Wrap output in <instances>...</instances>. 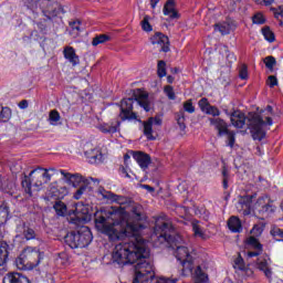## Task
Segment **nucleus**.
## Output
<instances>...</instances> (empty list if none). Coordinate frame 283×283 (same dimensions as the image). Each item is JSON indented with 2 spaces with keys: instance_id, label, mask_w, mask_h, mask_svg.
I'll use <instances>...</instances> for the list:
<instances>
[{
  "instance_id": "obj_15",
  "label": "nucleus",
  "mask_w": 283,
  "mask_h": 283,
  "mask_svg": "<svg viewBox=\"0 0 283 283\" xmlns=\"http://www.w3.org/2000/svg\"><path fill=\"white\" fill-rule=\"evenodd\" d=\"M245 249H253L254 251H248L247 258H258L262 253V245L258 238L250 235L244 241Z\"/></svg>"
},
{
  "instance_id": "obj_21",
  "label": "nucleus",
  "mask_w": 283,
  "mask_h": 283,
  "mask_svg": "<svg viewBox=\"0 0 283 283\" xmlns=\"http://www.w3.org/2000/svg\"><path fill=\"white\" fill-rule=\"evenodd\" d=\"M64 59L69 61L73 66H76L81 63V60L78 59V55H76V50L72 46H66L63 50Z\"/></svg>"
},
{
  "instance_id": "obj_28",
  "label": "nucleus",
  "mask_w": 283,
  "mask_h": 283,
  "mask_svg": "<svg viewBox=\"0 0 283 283\" xmlns=\"http://www.w3.org/2000/svg\"><path fill=\"white\" fill-rule=\"evenodd\" d=\"M233 268L238 269L239 271H247L248 275H253V271H251L250 269H247V265H244V259H242V255L240 254L234 260Z\"/></svg>"
},
{
  "instance_id": "obj_57",
  "label": "nucleus",
  "mask_w": 283,
  "mask_h": 283,
  "mask_svg": "<svg viewBox=\"0 0 283 283\" xmlns=\"http://www.w3.org/2000/svg\"><path fill=\"white\" fill-rule=\"evenodd\" d=\"M159 1H160V0H150V6H151V8L155 9L156 6H158V2H159Z\"/></svg>"
},
{
  "instance_id": "obj_52",
  "label": "nucleus",
  "mask_w": 283,
  "mask_h": 283,
  "mask_svg": "<svg viewBox=\"0 0 283 283\" xmlns=\"http://www.w3.org/2000/svg\"><path fill=\"white\" fill-rule=\"evenodd\" d=\"M223 188L228 189L229 188V182H228V177H227V170H223Z\"/></svg>"
},
{
  "instance_id": "obj_2",
  "label": "nucleus",
  "mask_w": 283,
  "mask_h": 283,
  "mask_svg": "<svg viewBox=\"0 0 283 283\" xmlns=\"http://www.w3.org/2000/svg\"><path fill=\"white\" fill-rule=\"evenodd\" d=\"M153 238H157L158 242H168L175 250L174 255L176 260L181 264L182 275H192L199 282H207V265L196 262V255L191 247H189V239L184 238L180 234L174 233V227L163 218L157 219Z\"/></svg>"
},
{
  "instance_id": "obj_18",
  "label": "nucleus",
  "mask_w": 283,
  "mask_h": 283,
  "mask_svg": "<svg viewBox=\"0 0 283 283\" xmlns=\"http://www.w3.org/2000/svg\"><path fill=\"white\" fill-rule=\"evenodd\" d=\"M135 101L143 107V109H145V112L151 109V99H149V94L146 91L137 90L135 93Z\"/></svg>"
},
{
  "instance_id": "obj_59",
  "label": "nucleus",
  "mask_w": 283,
  "mask_h": 283,
  "mask_svg": "<svg viewBox=\"0 0 283 283\" xmlns=\"http://www.w3.org/2000/svg\"><path fill=\"white\" fill-rule=\"evenodd\" d=\"M280 11H276L275 14H279V17H283V7L279 8Z\"/></svg>"
},
{
  "instance_id": "obj_1",
  "label": "nucleus",
  "mask_w": 283,
  "mask_h": 283,
  "mask_svg": "<svg viewBox=\"0 0 283 283\" xmlns=\"http://www.w3.org/2000/svg\"><path fill=\"white\" fill-rule=\"evenodd\" d=\"M97 193L108 202H116L119 208H111L106 211V217L99 216L95 219L97 231L108 237L112 242L132 238L129 242L115 245L112 261L116 264H135V276L133 283H151L156 273L154 264L148 260L149 249L147 242L139 235L143 224H140V206H136L126 197L114 195L99 188Z\"/></svg>"
},
{
  "instance_id": "obj_34",
  "label": "nucleus",
  "mask_w": 283,
  "mask_h": 283,
  "mask_svg": "<svg viewBox=\"0 0 283 283\" xmlns=\"http://www.w3.org/2000/svg\"><path fill=\"white\" fill-rule=\"evenodd\" d=\"M109 40H111L109 35L101 34L93 39L92 45H94V48H96V45H102L103 43H107V41H109Z\"/></svg>"
},
{
  "instance_id": "obj_58",
  "label": "nucleus",
  "mask_w": 283,
  "mask_h": 283,
  "mask_svg": "<svg viewBox=\"0 0 283 283\" xmlns=\"http://www.w3.org/2000/svg\"><path fill=\"white\" fill-rule=\"evenodd\" d=\"M273 1L275 0H263L264 6H273Z\"/></svg>"
},
{
  "instance_id": "obj_7",
  "label": "nucleus",
  "mask_w": 283,
  "mask_h": 283,
  "mask_svg": "<svg viewBox=\"0 0 283 283\" xmlns=\"http://www.w3.org/2000/svg\"><path fill=\"white\" fill-rule=\"evenodd\" d=\"M94 237L87 227H81L76 232H70L65 235V242L71 249H85L90 247Z\"/></svg>"
},
{
  "instance_id": "obj_46",
  "label": "nucleus",
  "mask_w": 283,
  "mask_h": 283,
  "mask_svg": "<svg viewBox=\"0 0 283 283\" xmlns=\"http://www.w3.org/2000/svg\"><path fill=\"white\" fill-rule=\"evenodd\" d=\"M210 106H211V104H209V101L207 98H201L199 101V107H200L201 112L206 113L207 108Z\"/></svg>"
},
{
  "instance_id": "obj_4",
  "label": "nucleus",
  "mask_w": 283,
  "mask_h": 283,
  "mask_svg": "<svg viewBox=\"0 0 283 283\" xmlns=\"http://www.w3.org/2000/svg\"><path fill=\"white\" fill-rule=\"evenodd\" d=\"M273 107L268 106L261 113L250 115L249 127L253 140H264L266 138V129L273 125Z\"/></svg>"
},
{
  "instance_id": "obj_44",
  "label": "nucleus",
  "mask_w": 283,
  "mask_h": 283,
  "mask_svg": "<svg viewBox=\"0 0 283 283\" xmlns=\"http://www.w3.org/2000/svg\"><path fill=\"white\" fill-rule=\"evenodd\" d=\"M164 92H165L166 96H168V98L170 101H176V93L174 92V87L172 86H169V85L166 86L164 88Z\"/></svg>"
},
{
  "instance_id": "obj_36",
  "label": "nucleus",
  "mask_w": 283,
  "mask_h": 283,
  "mask_svg": "<svg viewBox=\"0 0 283 283\" xmlns=\"http://www.w3.org/2000/svg\"><path fill=\"white\" fill-rule=\"evenodd\" d=\"M149 21H151V17L145 15L142 21V30H144V32H151V30H154Z\"/></svg>"
},
{
  "instance_id": "obj_20",
  "label": "nucleus",
  "mask_w": 283,
  "mask_h": 283,
  "mask_svg": "<svg viewBox=\"0 0 283 283\" xmlns=\"http://www.w3.org/2000/svg\"><path fill=\"white\" fill-rule=\"evenodd\" d=\"M256 268L259 271H263L265 277H271L273 275V272L271 271V259L269 256H260L256 260Z\"/></svg>"
},
{
  "instance_id": "obj_55",
  "label": "nucleus",
  "mask_w": 283,
  "mask_h": 283,
  "mask_svg": "<svg viewBox=\"0 0 283 283\" xmlns=\"http://www.w3.org/2000/svg\"><path fill=\"white\" fill-rule=\"evenodd\" d=\"M19 107H20V109H27V107H28V101H22V102H20Z\"/></svg>"
},
{
  "instance_id": "obj_32",
  "label": "nucleus",
  "mask_w": 283,
  "mask_h": 283,
  "mask_svg": "<svg viewBox=\"0 0 283 283\" xmlns=\"http://www.w3.org/2000/svg\"><path fill=\"white\" fill-rule=\"evenodd\" d=\"M53 209L57 213V216H65L67 213V206L63 201H56L53 206Z\"/></svg>"
},
{
  "instance_id": "obj_38",
  "label": "nucleus",
  "mask_w": 283,
  "mask_h": 283,
  "mask_svg": "<svg viewBox=\"0 0 283 283\" xmlns=\"http://www.w3.org/2000/svg\"><path fill=\"white\" fill-rule=\"evenodd\" d=\"M12 116V112L8 107H2V111H0V120L3 123H7V120H10V117Z\"/></svg>"
},
{
  "instance_id": "obj_35",
  "label": "nucleus",
  "mask_w": 283,
  "mask_h": 283,
  "mask_svg": "<svg viewBox=\"0 0 283 283\" xmlns=\"http://www.w3.org/2000/svg\"><path fill=\"white\" fill-rule=\"evenodd\" d=\"M157 74L160 78L167 76V63L163 60L157 64Z\"/></svg>"
},
{
  "instance_id": "obj_37",
  "label": "nucleus",
  "mask_w": 283,
  "mask_h": 283,
  "mask_svg": "<svg viewBox=\"0 0 283 283\" xmlns=\"http://www.w3.org/2000/svg\"><path fill=\"white\" fill-rule=\"evenodd\" d=\"M263 63L265 64V67H268V70H271V72H273V67H275V65L277 64V61L270 55L263 60Z\"/></svg>"
},
{
  "instance_id": "obj_26",
  "label": "nucleus",
  "mask_w": 283,
  "mask_h": 283,
  "mask_svg": "<svg viewBox=\"0 0 283 283\" xmlns=\"http://www.w3.org/2000/svg\"><path fill=\"white\" fill-rule=\"evenodd\" d=\"M4 280L9 283H30V280L27 276L21 275L20 273L8 274Z\"/></svg>"
},
{
  "instance_id": "obj_43",
  "label": "nucleus",
  "mask_w": 283,
  "mask_h": 283,
  "mask_svg": "<svg viewBox=\"0 0 283 283\" xmlns=\"http://www.w3.org/2000/svg\"><path fill=\"white\" fill-rule=\"evenodd\" d=\"M262 231H264V228L260 224H256L252 228L250 233L253 235V238H260V235H262Z\"/></svg>"
},
{
  "instance_id": "obj_29",
  "label": "nucleus",
  "mask_w": 283,
  "mask_h": 283,
  "mask_svg": "<svg viewBox=\"0 0 283 283\" xmlns=\"http://www.w3.org/2000/svg\"><path fill=\"white\" fill-rule=\"evenodd\" d=\"M48 120L50 125H52L53 127H56V125L61 123V114L59 113V111L56 109L50 111Z\"/></svg>"
},
{
  "instance_id": "obj_12",
  "label": "nucleus",
  "mask_w": 283,
  "mask_h": 283,
  "mask_svg": "<svg viewBox=\"0 0 283 283\" xmlns=\"http://www.w3.org/2000/svg\"><path fill=\"white\" fill-rule=\"evenodd\" d=\"M163 125V118L160 116H155L148 118L146 122H144V135L148 140H154V127H160Z\"/></svg>"
},
{
  "instance_id": "obj_22",
  "label": "nucleus",
  "mask_w": 283,
  "mask_h": 283,
  "mask_svg": "<svg viewBox=\"0 0 283 283\" xmlns=\"http://www.w3.org/2000/svg\"><path fill=\"white\" fill-rule=\"evenodd\" d=\"M164 14L165 17H169V19H179L178 11L176 10V2L174 0H168L164 6Z\"/></svg>"
},
{
  "instance_id": "obj_24",
  "label": "nucleus",
  "mask_w": 283,
  "mask_h": 283,
  "mask_svg": "<svg viewBox=\"0 0 283 283\" xmlns=\"http://www.w3.org/2000/svg\"><path fill=\"white\" fill-rule=\"evenodd\" d=\"M133 158H135L136 163L139 165L142 169H147L149 167V163H151V159L149 158V155L144 153H135L133 155Z\"/></svg>"
},
{
  "instance_id": "obj_30",
  "label": "nucleus",
  "mask_w": 283,
  "mask_h": 283,
  "mask_svg": "<svg viewBox=\"0 0 283 283\" xmlns=\"http://www.w3.org/2000/svg\"><path fill=\"white\" fill-rule=\"evenodd\" d=\"M8 243L0 242V266H3L8 260Z\"/></svg>"
},
{
  "instance_id": "obj_41",
  "label": "nucleus",
  "mask_w": 283,
  "mask_h": 283,
  "mask_svg": "<svg viewBox=\"0 0 283 283\" xmlns=\"http://www.w3.org/2000/svg\"><path fill=\"white\" fill-rule=\"evenodd\" d=\"M70 28L72 29V33L74 34V36H78L81 32V21L76 20V21L70 22Z\"/></svg>"
},
{
  "instance_id": "obj_61",
  "label": "nucleus",
  "mask_w": 283,
  "mask_h": 283,
  "mask_svg": "<svg viewBox=\"0 0 283 283\" xmlns=\"http://www.w3.org/2000/svg\"><path fill=\"white\" fill-rule=\"evenodd\" d=\"M223 283H233V281H231V280H229V279H226V280L223 281Z\"/></svg>"
},
{
  "instance_id": "obj_39",
  "label": "nucleus",
  "mask_w": 283,
  "mask_h": 283,
  "mask_svg": "<svg viewBox=\"0 0 283 283\" xmlns=\"http://www.w3.org/2000/svg\"><path fill=\"white\" fill-rule=\"evenodd\" d=\"M9 210L7 207H0V226L8 222Z\"/></svg>"
},
{
  "instance_id": "obj_40",
  "label": "nucleus",
  "mask_w": 283,
  "mask_h": 283,
  "mask_svg": "<svg viewBox=\"0 0 283 283\" xmlns=\"http://www.w3.org/2000/svg\"><path fill=\"white\" fill-rule=\"evenodd\" d=\"M252 21L256 25H264V23H266V18H264V14L259 12V13L253 15Z\"/></svg>"
},
{
  "instance_id": "obj_54",
  "label": "nucleus",
  "mask_w": 283,
  "mask_h": 283,
  "mask_svg": "<svg viewBox=\"0 0 283 283\" xmlns=\"http://www.w3.org/2000/svg\"><path fill=\"white\" fill-rule=\"evenodd\" d=\"M142 189H147L149 191V193H154V191H155L154 187H151L149 185H142Z\"/></svg>"
},
{
  "instance_id": "obj_9",
  "label": "nucleus",
  "mask_w": 283,
  "mask_h": 283,
  "mask_svg": "<svg viewBox=\"0 0 283 283\" xmlns=\"http://www.w3.org/2000/svg\"><path fill=\"white\" fill-rule=\"evenodd\" d=\"M60 174L66 180L69 185L73 187H78L80 185H92V182H98V179H94L92 177L85 178L81 174H70L65 170H60Z\"/></svg>"
},
{
  "instance_id": "obj_13",
  "label": "nucleus",
  "mask_w": 283,
  "mask_h": 283,
  "mask_svg": "<svg viewBox=\"0 0 283 283\" xmlns=\"http://www.w3.org/2000/svg\"><path fill=\"white\" fill-rule=\"evenodd\" d=\"M120 118L122 120H134L136 118V113H134V99L133 98H126L122 101L120 104Z\"/></svg>"
},
{
  "instance_id": "obj_14",
  "label": "nucleus",
  "mask_w": 283,
  "mask_h": 283,
  "mask_svg": "<svg viewBox=\"0 0 283 283\" xmlns=\"http://www.w3.org/2000/svg\"><path fill=\"white\" fill-rule=\"evenodd\" d=\"M15 233V238H20V240H34L36 238L34 229L25 224V222H20L17 226Z\"/></svg>"
},
{
  "instance_id": "obj_23",
  "label": "nucleus",
  "mask_w": 283,
  "mask_h": 283,
  "mask_svg": "<svg viewBox=\"0 0 283 283\" xmlns=\"http://www.w3.org/2000/svg\"><path fill=\"white\" fill-rule=\"evenodd\" d=\"M230 120L233 127H237L238 129H242V127H244V123L247 122V118L244 117V114L237 111L231 114Z\"/></svg>"
},
{
  "instance_id": "obj_3",
  "label": "nucleus",
  "mask_w": 283,
  "mask_h": 283,
  "mask_svg": "<svg viewBox=\"0 0 283 283\" xmlns=\"http://www.w3.org/2000/svg\"><path fill=\"white\" fill-rule=\"evenodd\" d=\"M255 196L254 193L241 197L237 205L238 211H241L243 216H249L252 211H258V213H273L275 211L271 198L263 196L255 201Z\"/></svg>"
},
{
  "instance_id": "obj_6",
  "label": "nucleus",
  "mask_w": 283,
  "mask_h": 283,
  "mask_svg": "<svg viewBox=\"0 0 283 283\" xmlns=\"http://www.w3.org/2000/svg\"><path fill=\"white\" fill-rule=\"evenodd\" d=\"M53 174H49L45 168H36L32 170L29 175V179L22 181V187L25 189L27 193L32 196V187L41 189L43 185H48L52 180Z\"/></svg>"
},
{
  "instance_id": "obj_60",
  "label": "nucleus",
  "mask_w": 283,
  "mask_h": 283,
  "mask_svg": "<svg viewBox=\"0 0 283 283\" xmlns=\"http://www.w3.org/2000/svg\"><path fill=\"white\" fill-rule=\"evenodd\" d=\"M167 82H168V83H174V76L168 75V76H167Z\"/></svg>"
},
{
  "instance_id": "obj_25",
  "label": "nucleus",
  "mask_w": 283,
  "mask_h": 283,
  "mask_svg": "<svg viewBox=\"0 0 283 283\" xmlns=\"http://www.w3.org/2000/svg\"><path fill=\"white\" fill-rule=\"evenodd\" d=\"M228 229H230L232 233H240V231H242V221H240L238 217H231L228 220Z\"/></svg>"
},
{
  "instance_id": "obj_49",
  "label": "nucleus",
  "mask_w": 283,
  "mask_h": 283,
  "mask_svg": "<svg viewBox=\"0 0 283 283\" xmlns=\"http://www.w3.org/2000/svg\"><path fill=\"white\" fill-rule=\"evenodd\" d=\"M85 189H86L85 186H82L80 189L76 190V192L74 193L73 198L75 200H81V198L85 193Z\"/></svg>"
},
{
  "instance_id": "obj_45",
  "label": "nucleus",
  "mask_w": 283,
  "mask_h": 283,
  "mask_svg": "<svg viewBox=\"0 0 283 283\" xmlns=\"http://www.w3.org/2000/svg\"><path fill=\"white\" fill-rule=\"evenodd\" d=\"M184 109L185 112H188V114H193V112H196V107H193L191 99H188L186 103H184Z\"/></svg>"
},
{
  "instance_id": "obj_27",
  "label": "nucleus",
  "mask_w": 283,
  "mask_h": 283,
  "mask_svg": "<svg viewBox=\"0 0 283 283\" xmlns=\"http://www.w3.org/2000/svg\"><path fill=\"white\" fill-rule=\"evenodd\" d=\"M191 224H192V231L196 238H201V240H207V233L205 232V228H202V226L200 224V221L193 220Z\"/></svg>"
},
{
  "instance_id": "obj_47",
  "label": "nucleus",
  "mask_w": 283,
  "mask_h": 283,
  "mask_svg": "<svg viewBox=\"0 0 283 283\" xmlns=\"http://www.w3.org/2000/svg\"><path fill=\"white\" fill-rule=\"evenodd\" d=\"M205 114H209L210 116H218L220 114V109L216 106H209Z\"/></svg>"
},
{
  "instance_id": "obj_11",
  "label": "nucleus",
  "mask_w": 283,
  "mask_h": 283,
  "mask_svg": "<svg viewBox=\"0 0 283 283\" xmlns=\"http://www.w3.org/2000/svg\"><path fill=\"white\" fill-rule=\"evenodd\" d=\"M33 3L42 1V14L46 17V19H54L59 17L63 9L59 7V4L52 6L50 4V0H31Z\"/></svg>"
},
{
  "instance_id": "obj_10",
  "label": "nucleus",
  "mask_w": 283,
  "mask_h": 283,
  "mask_svg": "<svg viewBox=\"0 0 283 283\" xmlns=\"http://www.w3.org/2000/svg\"><path fill=\"white\" fill-rule=\"evenodd\" d=\"M210 125L219 132V136H224L226 134L229 147H233V145H235V135L233 133H229V129H227V123L223 119L211 118Z\"/></svg>"
},
{
  "instance_id": "obj_53",
  "label": "nucleus",
  "mask_w": 283,
  "mask_h": 283,
  "mask_svg": "<svg viewBox=\"0 0 283 283\" xmlns=\"http://www.w3.org/2000/svg\"><path fill=\"white\" fill-rule=\"evenodd\" d=\"M120 174L124 178H132V176H129V172H127V168L125 167L120 168Z\"/></svg>"
},
{
  "instance_id": "obj_31",
  "label": "nucleus",
  "mask_w": 283,
  "mask_h": 283,
  "mask_svg": "<svg viewBox=\"0 0 283 283\" xmlns=\"http://www.w3.org/2000/svg\"><path fill=\"white\" fill-rule=\"evenodd\" d=\"M214 31L220 32V34H229L231 32V24L229 22L214 24Z\"/></svg>"
},
{
  "instance_id": "obj_19",
  "label": "nucleus",
  "mask_w": 283,
  "mask_h": 283,
  "mask_svg": "<svg viewBox=\"0 0 283 283\" xmlns=\"http://www.w3.org/2000/svg\"><path fill=\"white\" fill-rule=\"evenodd\" d=\"M153 45H159L161 52H169V38L161 32L155 33L150 38Z\"/></svg>"
},
{
  "instance_id": "obj_8",
  "label": "nucleus",
  "mask_w": 283,
  "mask_h": 283,
  "mask_svg": "<svg viewBox=\"0 0 283 283\" xmlns=\"http://www.w3.org/2000/svg\"><path fill=\"white\" fill-rule=\"evenodd\" d=\"M69 216L70 222L73 224H81L92 220L90 208L83 203H76L75 209L72 210V212H69Z\"/></svg>"
},
{
  "instance_id": "obj_42",
  "label": "nucleus",
  "mask_w": 283,
  "mask_h": 283,
  "mask_svg": "<svg viewBox=\"0 0 283 283\" xmlns=\"http://www.w3.org/2000/svg\"><path fill=\"white\" fill-rule=\"evenodd\" d=\"M239 76L242 81H247V78H249V67H247V64H242L239 69Z\"/></svg>"
},
{
  "instance_id": "obj_56",
  "label": "nucleus",
  "mask_w": 283,
  "mask_h": 283,
  "mask_svg": "<svg viewBox=\"0 0 283 283\" xmlns=\"http://www.w3.org/2000/svg\"><path fill=\"white\" fill-rule=\"evenodd\" d=\"M44 171H48V174H53L52 176H54V174H56V168H44Z\"/></svg>"
},
{
  "instance_id": "obj_50",
  "label": "nucleus",
  "mask_w": 283,
  "mask_h": 283,
  "mask_svg": "<svg viewBox=\"0 0 283 283\" xmlns=\"http://www.w3.org/2000/svg\"><path fill=\"white\" fill-rule=\"evenodd\" d=\"M177 282H178L177 279H170L165 276L159 277L157 281V283H177Z\"/></svg>"
},
{
  "instance_id": "obj_16",
  "label": "nucleus",
  "mask_w": 283,
  "mask_h": 283,
  "mask_svg": "<svg viewBox=\"0 0 283 283\" xmlns=\"http://www.w3.org/2000/svg\"><path fill=\"white\" fill-rule=\"evenodd\" d=\"M85 156L88 159V163L92 165H96L98 163H103L107 158V154L105 150L96 147L85 150Z\"/></svg>"
},
{
  "instance_id": "obj_62",
  "label": "nucleus",
  "mask_w": 283,
  "mask_h": 283,
  "mask_svg": "<svg viewBox=\"0 0 283 283\" xmlns=\"http://www.w3.org/2000/svg\"><path fill=\"white\" fill-rule=\"evenodd\" d=\"M124 160L127 163V160H129V156L125 155Z\"/></svg>"
},
{
  "instance_id": "obj_17",
  "label": "nucleus",
  "mask_w": 283,
  "mask_h": 283,
  "mask_svg": "<svg viewBox=\"0 0 283 283\" xmlns=\"http://www.w3.org/2000/svg\"><path fill=\"white\" fill-rule=\"evenodd\" d=\"M97 129L102 132V134H116L120 132V122L118 119H112L107 123H101L97 125Z\"/></svg>"
},
{
  "instance_id": "obj_5",
  "label": "nucleus",
  "mask_w": 283,
  "mask_h": 283,
  "mask_svg": "<svg viewBox=\"0 0 283 283\" xmlns=\"http://www.w3.org/2000/svg\"><path fill=\"white\" fill-rule=\"evenodd\" d=\"M45 254L36 247H27L22 250L15 260L17 268L20 271H32L41 264Z\"/></svg>"
},
{
  "instance_id": "obj_51",
  "label": "nucleus",
  "mask_w": 283,
  "mask_h": 283,
  "mask_svg": "<svg viewBox=\"0 0 283 283\" xmlns=\"http://www.w3.org/2000/svg\"><path fill=\"white\" fill-rule=\"evenodd\" d=\"M268 85L270 87H275V85H277V77L273 76V75H270L268 77Z\"/></svg>"
},
{
  "instance_id": "obj_48",
  "label": "nucleus",
  "mask_w": 283,
  "mask_h": 283,
  "mask_svg": "<svg viewBox=\"0 0 283 283\" xmlns=\"http://www.w3.org/2000/svg\"><path fill=\"white\" fill-rule=\"evenodd\" d=\"M177 123L182 132L187 128L185 125V113H180V116L177 118Z\"/></svg>"
},
{
  "instance_id": "obj_33",
  "label": "nucleus",
  "mask_w": 283,
  "mask_h": 283,
  "mask_svg": "<svg viewBox=\"0 0 283 283\" xmlns=\"http://www.w3.org/2000/svg\"><path fill=\"white\" fill-rule=\"evenodd\" d=\"M265 41H269V43H273L275 41V33H273V31H271V28L269 27H264L261 30Z\"/></svg>"
}]
</instances>
